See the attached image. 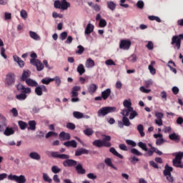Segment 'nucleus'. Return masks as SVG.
<instances>
[{"instance_id": "obj_42", "label": "nucleus", "mask_w": 183, "mask_h": 183, "mask_svg": "<svg viewBox=\"0 0 183 183\" xmlns=\"http://www.w3.org/2000/svg\"><path fill=\"white\" fill-rule=\"evenodd\" d=\"M107 26V21L104 19H101L99 22V26L100 28H104Z\"/></svg>"}, {"instance_id": "obj_61", "label": "nucleus", "mask_w": 183, "mask_h": 183, "mask_svg": "<svg viewBox=\"0 0 183 183\" xmlns=\"http://www.w3.org/2000/svg\"><path fill=\"white\" fill-rule=\"evenodd\" d=\"M147 48L149 49V50H153L154 48V43L152 41H149L147 44Z\"/></svg>"}, {"instance_id": "obj_24", "label": "nucleus", "mask_w": 183, "mask_h": 183, "mask_svg": "<svg viewBox=\"0 0 183 183\" xmlns=\"http://www.w3.org/2000/svg\"><path fill=\"white\" fill-rule=\"evenodd\" d=\"M134 107H129L123 109V110L121 112V114L123 115L125 117H127L129 116V114L133 112Z\"/></svg>"}, {"instance_id": "obj_8", "label": "nucleus", "mask_w": 183, "mask_h": 183, "mask_svg": "<svg viewBox=\"0 0 183 183\" xmlns=\"http://www.w3.org/2000/svg\"><path fill=\"white\" fill-rule=\"evenodd\" d=\"M132 46V41L129 39H122L119 42V49L129 50Z\"/></svg>"}, {"instance_id": "obj_10", "label": "nucleus", "mask_w": 183, "mask_h": 183, "mask_svg": "<svg viewBox=\"0 0 183 183\" xmlns=\"http://www.w3.org/2000/svg\"><path fill=\"white\" fill-rule=\"evenodd\" d=\"M35 94L37 95V96H42L43 95V92H48V89L42 85V86H36V88H35Z\"/></svg>"}, {"instance_id": "obj_30", "label": "nucleus", "mask_w": 183, "mask_h": 183, "mask_svg": "<svg viewBox=\"0 0 183 183\" xmlns=\"http://www.w3.org/2000/svg\"><path fill=\"white\" fill-rule=\"evenodd\" d=\"M77 72L80 76H82L86 72V69L84 64H79L76 69Z\"/></svg>"}, {"instance_id": "obj_7", "label": "nucleus", "mask_w": 183, "mask_h": 183, "mask_svg": "<svg viewBox=\"0 0 183 183\" xmlns=\"http://www.w3.org/2000/svg\"><path fill=\"white\" fill-rule=\"evenodd\" d=\"M8 179L11 181H14L16 183H26V178L24 175L16 176L10 174L8 176Z\"/></svg>"}, {"instance_id": "obj_47", "label": "nucleus", "mask_w": 183, "mask_h": 183, "mask_svg": "<svg viewBox=\"0 0 183 183\" xmlns=\"http://www.w3.org/2000/svg\"><path fill=\"white\" fill-rule=\"evenodd\" d=\"M77 49L78 50L76 51V53L79 55H81L85 51V48L82 45H79Z\"/></svg>"}, {"instance_id": "obj_35", "label": "nucleus", "mask_w": 183, "mask_h": 183, "mask_svg": "<svg viewBox=\"0 0 183 183\" xmlns=\"http://www.w3.org/2000/svg\"><path fill=\"white\" fill-rule=\"evenodd\" d=\"M169 138L172 141H175V142H179L181 140V138L179 136L177 135V134L173 133L172 134H169Z\"/></svg>"}, {"instance_id": "obj_5", "label": "nucleus", "mask_w": 183, "mask_h": 183, "mask_svg": "<svg viewBox=\"0 0 183 183\" xmlns=\"http://www.w3.org/2000/svg\"><path fill=\"white\" fill-rule=\"evenodd\" d=\"M174 171V169L168 164H166L164 167V170L163 172V174L166 177L167 180L169 182H174V177H172V175L171 174V172Z\"/></svg>"}, {"instance_id": "obj_46", "label": "nucleus", "mask_w": 183, "mask_h": 183, "mask_svg": "<svg viewBox=\"0 0 183 183\" xmlns=\"http://www.w3.org/2000/svg\"><path fill=\"white\" fill-rule=\"evenodd\" d=\"M138 147H140L142 149L144 150L145 152H148L147 144L140 142L138 143Z\"/></svg>"}, {"instance_id": "obj_29", "label": "nucleus", "mask_w": 183, "mask_h": 183, "mask_svg": "<svg viewBox=\"0 0 183 183\" xmlns=\"http://www.w3.org/2000/svg\"><path fill=\"white\" fill-rule=\"evenodd\" d=\"M107 8L112 11H114L117 8V4L113 1H107Z\"/></svg>"}, {"instance_id": "obj_62", "label": "nucleus", "mask_w": 183, "mask_h": 183, "mask_svg": "<svg viewBox=\"0 0 183 183\" xmlns=\"http://www.w3.org/2000/svg\"><path fill=\"white\" fill-rule=\"evenodd\" d=\"M126 143L127 144L129 145V146H132L133 147H137V143L134 141H132V140H126Z\"/></svg>"}, {"instance_id": "obj_34", "label": "nucleus", "mask_w": 183, "mask_h": 183, "mask_svg": "<svg viewBox=\"0 0 183 183\" xmlns=\"http://www.w3.org/2000/svg\"><path fill=\"white\" fill-rule=\"evenodd\" d=\"M137 131L139 132L141 137H145V133H144V126L142 124H139L137 126Z\"/></svg>"}, {"instance_id": "obj_52", "label": "nucleus", "mask_w": 183, "mask_h": 183, "mask_svg": "<svg viewBox=\"0 0 183 183\" xmlns=\"http://www.w3.org/2000/svg\"><path fill=\"white\" fill-rule=\"evenodd\" d=\"M57 136H58V134H57V133H56V132H49L46 134L45 137H46V139H49V138H51V137H57Z\"/></svg>"}, {"instance_id": "obj_20", "label": "nucleus", "mask_w": 183, "mask_h": 183, "mask_svg": "<svg viewBox=\"0 0 183 183\" xmlns=\"http://www.w3.org/2000/svg\"><path fill=\"white\" fill-rule=\"evenodd\" d=\"M81 90V86H74L71 90V97H76L79 96L78 92Z\"/></svg>"}, {"instance_id": "obj_15", "label": "nucleus", "mask_w": 183, "mask_h": 183, "mask_svg": "<svg viewBox=\"0 0 183 183\" xmlns=\"http://www.w3.org/2000/svg\"><path fill=\"white\" fill-rule=\"evenodd\" d=\"M59 138L61 141H67L71 139V134L69 133H66L65 132H62L59 134Z\"/></svg>"}, {"instance_id": "obj_13", "label": "nucleus", "mask_w": 183, "mask_h": 183, "mask_svg": "<svg viewBox=\"0 0 183 183\" xmlns=\"http://www.w3.org/2000/svg\"><path fill=\"white\" fill-rule=\"evenodd\" d=\"M31 65L34 66L36 67V70L38 71H41L44 69V65L43 63L41 61V60H31Z\"/></svg>"}, {"instance_id": "obj_37", "label": "nucleus", "mask_w": 183, "mask_h": 183, "mask_svg": "<svg viewBox=\"0 0 183 183\" xmlns=\"http://www.w3.org/2000/svg\"><path fill=\"white\" fill-rule=\"evenodd\" d=\"M104 163L109 166L111 167L112 168H113L115 170H117V168L116 167H114V165L112 164V161L110 158H107L104 160Z\"/></svg>"}, {"instance_id": "obj_60", "label": "nucleus", "mask_w": 183, "mask_h": 183, "mask_svg": "<svg viewBox=\"0 0 183 183\" xmlns=\"http://www.w3.org/2000/svg\"><path fill=\"white\" fill-rule=\"evenodd\" d=\"M68 36V32L67 31H63L60 34V39L61 41H64Z\"/></svg>"}, {"instance_id": "obj_55", "label": "nucleus", "mask_w": 183, "mask_h": 183, "mask_svg": "<svg viewBox=\"0 0 183 183\" xmlns=\"http://www.w3.org/2000/svg\"><path fill=\"white\" fill-rule=\"evenodd\" d=\"M52 79H53V81H55V84H56L57 86H59L61 85V80L60 77H59L58 76H56Z\"/></svg>"}, {"instance_id": "obj_32", "label": "nucleus", "mask_w": 183, "mask_h": 183, "mask_svg": "<svg viewBox=\"0 0 183 183\" xmlns=\"http://www.w3.org/2000/svg\"><path fill=\"white\" fill-rule=\"evenodd\" d=\"M29 157L34 160H40L41 159V155L39 154L37 152H31L29 154Z\"/></svg>"}, {"instance_id": "obj_21", "label": "nucleus", "mask_w": 183, "mask_h": 183, "mask_svg": "<svg viewBox=\"0 0 183 183\" xmlns=\"http://www.w3.org/2000/svg\"><path fill=\"white\" fill-rule=\"evenodd\" d=\"M29 36L35 41H41V36L35 31H29Z\"/></svg>"}, {"instance_id": "obj_14", "label": "nucleus", "mask_w": 183, "mask_h": 183, "mask_svg": "<svg viewBox=\"0 0 183 183\" xmlns=\"http://www.w3.org/2000/svg\"><path fill=\"white\" fill-rule=\"evenodd\" d=\"M31 71L30 70H24L23 73L21 74V76L20 78V80L21 81H26V80H28L30 76H31Z\"/></svg>"}, {"instance_id": "obj_9", "label": "nucleus", "mask_w": 183, "mask_h": 183, "mask_svg": "<svg viewBox=\"0 0 183 183\" xmlns=\"http://www.w3.org/2000/svg\"><path fill=\"white\" fill-rule=\"evenodd\" d=\"M15 74L14 73H8L6 76L5 83L7 86H11L15 83Z\"/></svg>"}, {"instance_id": "obj_31", "label": "nucleus", "mask_w": 183, "mask_h": 183, "mask_svg": "<svg viewBox=\"0 0 183 183\" xmlns=\"http://www.w3.org/2000/svg\"><path fill=\"white\" fill-rule=\"evenodd\" d=\"M109 152H110L112 154H114V156L117 157L118 158H119V159H124V156L122 155V154H119L118 152L116 150L115 148H113V147L110 148V149H109Z\"/></svg>"}, {"instance_id": "obj_3", "label": "nucleus", "mask_w": 183, "mask_h": 183, "mask_svg": "<svg viewBox=\"0 0 183 183\" xmlns=\"http://www.w3.org/2000/svg\"><path fill=\"white\" fill-rule=\"evenodd\" d=\"M117 112H118L117 107L107 106L105 107H102L101 109H99V110L97 112V116L99 117H104L108 115L109 114L114 113Z\"/></svg>"}, {"instance_id": "obj_58", "label": "nucleus", "mask_w": 183, "mask_h": 183, "mask_svg": "<svg viewBox=\"0 0 183 183\" xmlns=\"http://www.w3.org/2000/svg\"><path fill=\"white\" fill-rule=\"evenodd\" d=\"M30 57L31 58L30 59V64H31L32 61H39V59H37L38 56L36 53H31Z\"/></svg>"}, {"instance_id": "obj_1", "label": "nucleus", "mask_w": 183, "mask_h": 183, "mask_svg": "<svg viewBox=\"0 0 183 183\" xmlns=\"http://www.w3.org/2000/svg\"><path fill=\"white\" fill-rule=\"evenodd\" d=\"M54 157V158H58L60 159H66L63 162V166L64 167H76L78 164V162L76 160L74 159H69L70 157L67 154H60L58 152H46V154L49 157Z\"/></svg>"}, {"instance_id": "obj_53", "label": "nucleus", "mask_w": 183, "mask_h": 183, "mask_svg": "<svg viewBox=\"0 0 183 183\" xmlns=\"http://www.w3.org/2000/svg\"><path fill=\"white\" fill-rule=\"evenodd\" d=\"M137 7L139 9H143L144 8V2L142 0H139L137 3Z\"/></svg>"}, {"instance_id": "obj_59", "label": "nucleus", "mask_w": 183, "mask_h": 183, "mask_svg": "<svg viewBox=\"0 0 183 183\" xmlns=\"http://www.w3.org/2000/svg\"><path fill=\"white\" fill-rule=\"evenodd\" d=\"M139 90L144 94H149L152 92L150 89H146L144 86H142L141 87H139Z\"/></svg>"}, {"instance_id": "obj_33", "label": "nucleus", "mask_w": 183, "mask_h": 183, "mask_svg": "<svg viewBox=\"0 0 183 183\" xmlns=\"http://www.w3.org/2000/svg\"><path fill=\"white\" fill-rule=\"evenodd\" d=\"M155 64V61H151V64L149 65V70L150 74L152 75H155L157 74V70L154 68V65Z\"/></svg>"}, {"instance_id": "obj_49", "label": "nucleus", "mask_w": 183, "mask_h": 183, "mask_svg": "<svg viewBox=\"0 0 183 183\" xmlns=\"http://www.w3.org/2000/svg\"><path fill=\"white\" fill-rule=\"evenodd\" d=\"M139 114L132 109V112H131L130 115H129V119L132 120L134 119L136 117H138Z\"/></svg>"}, {"instance_id": "obj_17", "label": "nucleus", "mask_w": 183, "mask_h": 183, "mask_svg": "<svg viewBox=\"0 0 183 183\" xmlns=\"http://www.w3.org/2000/svg\"><path fill=\"white\" fill-rule=\"evenodd\" d=\"M111 94V89H107L106 90H104V92H102V97L104 100H107L110 97Z\"/></svg>"}, {"instance_id": "obj_18", "label": "nucleus", "mask_w": 183, "mask_h": 183, "mask_svg": "<svg viewBox=\"0 0 183 183\" xmlns=\"http://www.w3.org/2000/svg\"><path fill=\"white\" fill-rule=\"evenodd\" d=\"M89 154V151L86 150L84 148H81L76 151H75V156L76 157H80L82 154Z\"/></svg>"}, {"instance_id": "obj_57", "label": "nucleus", "mask_w": 183, "mask_h": 183, "mask_svg": "<svg viewBox=\"0 0 183 183\" xmlns=\"http://www.w3.org/2000/svg\"><path fill=\"white\" fill-rule=\"evenodd\" d=\"M129 160L132 164H137V163L139 162V159L137 158L135 156L130 157Z\"/></svg>"}, {"instance_id": "obj_39", "label": "nucleus", "mask_w": 183, "mask_h": 183, "mask_svg": "<svg viewBox=\"0 0 183 183\" xmlns=\"http://www.w3.org/2000/svg\"><path fill=\"white\" fill-rule=\"evenodd\" d=\"M27 98V94L25 93H20V94H16V99L20 101L25 100Z\"/></svg>"}, {"instance_id": "obj_23", "label": "nucleus", "mask_w": 183, "mask_h": 183, "mask_svg": "<svg viewBox=\"0 0 183 183\" xmlns=\"http://www.w3.org/2000/svg\"><path fill=\"white\" fill-rule=\"evenodd\" d=\"M97 89H98V86H97V84H89L88 87V92L91 94H93L95 92H97Z\"/></svg>"}, {"instance_id": "obj_40", "label": "nucleus", "mask_w": 183, "mask_h": 183, "mask_svg": "<svg viewBox=\"0 0 183 183\" xmlns=\"http://www.w3.org/2000/svg\"><path fill=\"white\" fill-rule=\"evenodd\" d=\"M73 116L74 118L78 119H81L84 118V114L79 112H74Z\"/></svg>"}, {"instance_id": "obj_12", "label": "nucleus", "mask_w": 183, "mask_h": 183, "mask_svg": "<svg viewBox=\"0 0 183 183\" xmlns=\"http://www.w3.org/2000/svg\"><path fill=\"white\" fill-rule=\"evenodd\" d=\"M16 89L24 94H31V89L30 87H25L24 84H17Z\"/></svg>"}, {"instance_id": "obj_2", "label": "nucleus", "mask_w": 183, "mask_h": 183, "mask_svg": "<svg viewBox=\"0 0 183 183\" xmlns=\"http://www.w3.org/2000/svg\"><path fill=\"white\" fill-rule=\"evenodd\" d=\"M102 137H103L102 140H95L93 142L92 144L98 148H102L103 147H111L112 146V143L110 142L112 137L105 134H102Z\"/></svg>"}, {"instance_id": "obj_11", "label": "nucleus", "mask_w": 183, "mask_h": 183, "mask_svg": "<svg viewBox=\"0 0 183 183\" xmlns=\"http://www.w3.org/2000/svg\"><path fill=\"white\" fill-rule=\"evenodd\" d=\"M119 128H124L125 127H130L132 123L127 117H122V122H118Z\"/></svg>"}, {"instance_id": "obj_38", "label": "nucleus", "mask_w": 183, "mask_h": 183, "mask_svg": "<svg viewBox=\"0 0 183 183\" xmlns=\"http://www.w3.org/2000/svg\"><path fill=\"white\" fill-rule=\"evenodd\" d=\"M18 125H19L21 130H25L28 127L27 123H26L24 122H22V121H19L18 122Z\"/></svg>"}, {"instance_id": "obj_44", "label": "nucleus", "mask_w": 183, "mask_h": 183, "mask_svg": "<svg viewBox=\"0 0 183 183\" xmlns=\"http://www.w3.org/2000/svg\"><path fill=\"white\" fill-rule=\"evenodd\" d=\"M61 5H62V1L59 0H56L54 2V6L55 9H61Z\"/></svg>"}, {"instance_id": "obj_4", "label": "nucleus", "mask_w": 183, "mask_h": 183, "mask_svg": "<svg viewBox=\"0 0 183 183\" xmlns=\"http://www.w3.org/2000/svg\"><path fill=\"white\" fill-rule=\"evenodd\" d=\"M183 40V34L174 35L172 37L171 44L174 46V49L179 50L181 49V41Z\"/></svg>"}, {"instance_id": "obj_63", "label": "nucleus", "mask_w": 183, "mask_h": 183, "mask_svg": "<svg viewBox=\"0 0 183 183\" xmlns=\"http://www.w3.org/2000/svg\"><path fill=\"white\" fill-rule=\"evenodd\" d=\"M66 128L70 130H74L76 129V125L72 123H68L66 124Z\"/></svg>"}, {"instance_id": "obj_28", "label": "nucleus", "mask_w": 183, "mask_h": 183, "mask_svg": "<svg viewBox=\"0 0 183 183\" xmlns=\"http://www.w3.org/2000/svg\"><path fill=\"white\" fill-rule=\"evenodd\" d=\"M15 131L12 127H6L4 132V134L6 135V137L11 136L14 134Z\"/></svg>"}, {"instance_id": "obj_54", "label": "nucleus", "mask_w": 183, "mask_h": 183, "mask_svg": "<svg viewBox=\"0 0 183 183\" xmlns=\"http://www.w3.org/2000/svg\"><path fill=\"white\" fill-rule=\"evenodd\" d=\"M20 16L22 19H26L28 17V13L26 10L21 9L20 11Z\"/></svg>"}, {"instance_id": "obj_16", "label": "nucleus", "mask_w": 183, "mask_h": 183, "mask_svg": "<svg viewBox=\"0 0 183 183\" xmlns=\"http://www.w3.org/2000/svg\"><path fill=\"white\" fill-rule=\"evenodd\" d=\"M94 30V25L91 24V23H89L87 25H86V27L85 29V31H84V34L86 35H89V34H91Z\"/></svg>"}, {"instance_id": "obj_48", "label": "nucleus", "mask_w": 183, "mask_h": 183, "mask_svg": "<svg viewBox=\"0 0 183 183\" xmlns=\"http://www.w3.org/2000/svg\"><path fill=\"white\" fill-rule=\"evenodd\" d=\"M51 170L54 174H59L61 171V169H59L58 166L51 167Z\"/></svg>"}, {"instance_id": "obj_43", "label": "nucleus", "mask_w": 183, "mask_h": 183, "mask_svg": "<svg viewBox=\"0 0 183 183\" xmlns=\"http://www.w3.org/2000/svg\"><path fill=\"white\" fill-rule=\"evenodd\" d=\"M94 133V132L93 131V129L90 128H87L85 130H84V134L88 137L92 136Z\"/></svg>"}, {"instance_id": "obj_22", "label": "nucleus", "mask_w": 183, "mask_h": 183, "mask_svg": "<svg viewBox=\"0 0 183 183\" xmlns=\"http://www.w3.org/2000/svg\"><path fill=\"white\" fill-rule=\"evenodd\" d=\"M75 169H76V172H77L79 174H86V169H84L83 168V166H82V164H77L76 165Z\"/></svg>"}, {"instance_id": "obj_26", "label": "nucleus", "mask_w": 183, "mask_h": 183, "mask_svg": "<svg viewBox=\"0 0 183 183\" xmlns=\"http://www.w3.org/2000/svg\"><path fill=\"white\" fill-rule=\"evenodd\" d=\"M29 127L28 130L36 131V121H29L28 122Z\"/></svg>"}, {"instance_id": "obj_64", "label": "nucleus", "mask_w": 183, "mask_h": 183, "mask_svg": "<svg viewBox=\"0 0 183 183\" xmlns=\"http://www.w3.org/2000/svg\"><path fill=\"white\" fill-rule=\"evenodd\" d=\"M119 148L121 150H122V151H125V152L129 151L128 147H127V145H125L124 144H119Z\"/></svg>"}, {"instance_id": "obj_50", "label": "nucleus", "mask_w": 183, "mask_h": 183, "mask_svg": "<svg viewBox=\"0 0 183 183\" xmlns=\"http://www.w3.org/2000/svg\"><path fill=\"white\" fill-rule=\"evenodd\" d=\"M123 105L125 108H133L132 102L129 100H124L123 102Z\"/></svg>"}, {"instance_id": "obj_51", "label": "nucleus", "mask_w": 183, "mask_h": 183, "mask_svg": "<svg viewBox=\"0 0 183 183\" xmlns=\"http://www.w3.org/2000/svg\"><path fill=\"white\" fill-rule=\"evenodd\" d=\"M149 19L150 21H156L158 23H161V18L157 16H149Z\"/></svg>"}, {"instance_id": "obj_19", "label": "nucleus", "mask_w": 183, "mask_h": 183, "mask_svg": "<svg viewBox=\"0 0 183 183\" xmlns=\"http://www.w3.org/2000/svg\"><path fill=\"white\" fill-rule=\"evenodd\" d=\"M64 145L66 147L77 148V142L75 140L68 141L64 143Z\"/></svg>"}, {"instance_id": "obj_36", "label": "nucleus", "mask_w": 183, "mask_h": 183, "mask_svg": "<svg viewBox=\"0 0 183 183\" xmlns=\"http://www.w3.org/2000/svg\"><path fill=\"white\" fill-rule=\"evenodd\" d=\"M71 6V4L67 1H61V8L62 10H67L68 8Z\"/></svg>"}, {"instance_id": "obj_25", "label": "nucleus", "mask_w": 183, "mask_h": 183, "mask_svg": "<svg viewBox=\"0 0 183 183\" xmlns=\"http://www.w3.org/2000/svg\"><path fill=\"white\" fill-rule=\"evenodd\" d=\"M25 82L29 86L36 87L39 86L37 81H36V80H32V79H27Z\"/></svg>"}, {"instance_id": "obj_45", "label": "nucleus", "mask_w": 183, "mask_h": 183, "mask_svg": "<svg viewBox=\"0 0 183 183\" xmlns=\"http://www.w3.org/2000/svg\"><path fill=\"white\" fill-rule=\"evenodd\" d=\"M43 179L45 182H48V183H51L52 182V179L49 177V176L46 174V173H43Z\"/></svg>"}, {"instance_id": "obj_56", "label": "nucleus", "mask_w": 183, "mask_h": 183, "mask_svg": "<svg viewBox=\"0 0 183 183\" xmlns=\"http://www.w3.org/2000/svg\"><path fill=\"white\" fill-rule=\"evenodd\" d=\"M131 153L136 155V156H143V153L140 152L137 149H131Z\"/></svg>"}, {"instance_id": "obj_27", "label": "nucleus", "mask_w": 183, "mask_h": 183, "mask_svg": "<svg viewBox=\"0 0 183 183\" xmlns=\"http://www.w3.org/2000/svg\"><path fill=\"white\" fill-rule=\"evenodd\" d=\"M85 66L87 69L93 68L95 66V61L92 59H87L85 63Z\"/></svg>"}, {"instance_id": "obj_41", "label": "nucleus", "mask_w": 183, "mask_h": 183, "mask_svg": "<svg viewBox=\"0 0 183 183\" xmlns=\"http://www.w3.org/2000/svg\"><path fill=\"white\" fill-rule=\"evenodd\" d=\"M54 81V79H49L48 77H45L44 79H42L41 80V82L43 84L49 85L51 82Z\"/></svg>"}, {"instance_id": "obj_6", "label": "nucleus", "mask_w": 183, "mask_h": 183, "mask_svg": "<svg viewBox=\"0 0 183 183\" xmlns=\"http://www.w3.org/2000/svg\"><path fill=\"white\" fill-rule=\"evenodd\" d=\"M173 166L177 168L183 169L182 164V154H176L175 158L172 161Z\"/></svg>"}]
</instances>
